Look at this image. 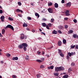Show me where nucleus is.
<instances>
[{
  "label": "nucleus",
  "mask_w": 78,
  "mask_h": 78,
  "mask_svg": "<svg viewBox=\"0 0 78 78\" xmlns=\"http://www.w3.org/2000/svg\"><path fill=\"white\" fill-rule=\"evenodd\" d=\"M59 29H62V28H63V27L62 26H60L59 27Z\"/></svg>",
  "instance_id": "52"
},
{
  "label": "nucleus",
  "mask_w": 78,
  "mask_h": 78,
  "mask_svg": "<svg viewBox=\"0 0 78 78\" xmlns=\"http://www.w3.org/2000/svg\"><path fill=\"white\" fill-rule=\"evenodd\" d=\"M5 33V29H3L2 30V34H4Z\"/></svg>",
  "instance_id": "21"
},
{
  "label": "nucleus",
  "mask_w": 78,
  "mask_h": 78,
  "mask_svg": "<svg viewBox=\"0 0 78 78\" xmlns=\"http://www.w3.org/2000/svg\"><path fill=\"white\" fill-rule=\"evenodd\" d=\"M23 50H24V51H26L27 50V48H26V47L23 48Z\"/></svg>",
  "instance_id": "45"
},
{
  "label": "nucleus",
  "mask_w": 78,
  "mask_h": 78,
  "mask_svg": "<svg viewBox=\"0 0 78 78\" xmlns=\"http://www.w3.org/2000/svg\"><path fill=\"white\" fill-rule=\"evenodd\" d=\"M75 47V45H74L73 46L71 45L70 48L71 49H72V48H74Z\"/></svg>",
  "instance_id": "24"
},
{
  "label": "nucleus",
  "mask_w": 78,
  "mask_h": 78,
  "mask_svg": "<svg viewBox=\"0 0 78 78\" xmlns=\"http://www.w3.org/2000/svg\"><path fill=\"white\" fill-rule=\"evenodd\" d=\"M54 75L56 76H58L59 75V73H54Z\"/></svg>",
  "instance_id": "20"
},
{
  "label": "nucleus",
  "mask_w": 78,
  "mask_h": 78,
  "mask_svg": "<svg viewBox=\"0 0 78 78\" xmlns=\"http://www.w3.org/2000/svg\"><path fill=\"white\" fill-rule=\"evenodd\" d=\"M53 34H57V31H55V30H54L52 32Z\"/></svg>",
  "instance_id": "19"
},
{
  "label": "nucleus",
  "mask_w": 78,
  "mask_h": 78,
  "mask_svg": "<svg viewBox=\"0 0 78 78\" xmlns=\"http://www.w3.org/2000/svg\"><path fill=\"white\" fill-rule=\"evenodd\" d=\"M48 11L49 12H50V13H53V10L52 9L49 8L48 9Z\"/></svg>",
  "instance_id": "3"
},
{
  "label": "nucleus",
  "mask_w": 78,
  "mask_h": 78,
  "mask_svg": "<svg viewBox=\"0 0 78 78\" xmlns=\"http://www.w3.org/2000/svg\"><path fill=\"white\" fill-rule=\"evenodd\" d=\"M18 4L19 5V6H21V5H22L21 2H18Z\"/></svg>",
  "instance_id": "30"
},
{
  "label": "nucleus",
  "mask_w": 78,
  "mask_h": 78,
  "mask_svg": "<svg viewBox=\"0 0 78 78\" xmlns=\"http://www.w3.org/2000/svg\"><path fill=\"white\" fill-rule=\"evenodd\" d=\"M67 14H66V16H70V14L69 13H66Z\"/></svg>",
  "instance_id": "55"
},
{
  "label": "nucleus",
  "mask_w": 78,
  "mask_h": 78,
  "mask_svg": "<svg viewBox=\"0 0 78 78\" xmlns=\"http://www.w3.org/2000/svg\"><path fill=\"white\" fill-rule=\"evenodd\" d=\"M64 70V68L63 66H60L59 67H55V72H59L60 71H63Z\"/></svg>",
  "instance_id": "1"
},
{
  "label": "nucleus",
  "mask_w": 78,
  "mask_h": 78,
  "mask_svg": "<svg viewBox=\"0 0 78 78\" xmlns=\"http://www.w3.org/2000/svg\"><path fill=\"white\" fill-rule=\"evenodd\" d=\"M30 4L32 6H33L34 5V3H31Z\"/></svg>",
  "instance_id": "60"
},
{
  "label": "nucleus",
  "mask_w": 78,
  "mask_h": 78,
  "mask_svg": "<svg viewBox=\"0 0 78 78\" xmlns=\"http://www.w3.org/2000/svg\"><path fill=\"white\" fill-rule=\"evenodd\" d=\"M39 30L40 31H42V30L41 29H39Z\"/></svg>",
  "instance_id": "64"
},
{
  "label": "nucleus",
  "mask_w": 78,
  "mask_h": 78,
  "mask_svg": "<svg viewBox=\"0 0 78 78\" xmlns=\"http://www.w3.org/2000/svg\"><path fill=\"white\" fill-rule=\"evenodd\" d=\"M11 28L12 30H14V28H13V27L12 26L9 25H8L5 28Z\"/></svg>",
  "instance_id": "2"
},
{
  "label": "nucleus",
  "mask_w": 78,
  "mask_h": 78,
  "mask_svg": "<svg viewBox=\"0 0 78 78\" xmlns=\"http://www.w3.org/2000/svg\"><path fill=\"white\" fill-rule=\"evenodd\" d=\"M73 21L74 23H76V22H77V20L76 19L74 20Z\"/></svg>",
  "instance_id": "43"
},
{
  "label": "nucleus",
  "mask_w": 78,
  "mask_h": 78,
  "mask_svg": "<svg viewBox=\"0 0 78 78\" xmlns=\"http://www.w3.org/2000/svg\"><path fill=\"white\" fill-rule=\"evenodd\" d=\"M38 39H39L40 40H41L42 39V38L41 37H39L38 38Z\"/></svg>",
  "instance_id": "63"
},
{
  "label": "nucleus",
  "mask_w": 78,
  "mask_h": 78,
  "mask_svg": "<svg viewBox=\"0 0 78 78\" xmlns=\"http://www.w3.org/2000/svg\"><path fill=\"white\" fill-rule=\"evenodd\" d=\"M73 31L72 30H70L68 32V34H71L72 33H73Z\"/></svg>",
  "instance_id": "13"
},
{
  "label": "nucleus",
  "mask_w": 78,
  "mask_h": 78,
  "mask_svg": "<svg viewBox=\"0 0 78 78\" xmlns=\"http://www.w3.org/2000/svg\"><path fill=\"white\" fill-rule=\"evenodd\" d=\"M73 36L74 38H76V37H78V35L76 34H74Z\"/></svg>",
  "instance_id": "12"
},
{
  "label": "nucleus",
  "mask_w": 78,
  "mask_h": 78,
  "mask_svg": "<svg viewBox=\"0 0 78 78\" xmlns=\"http://www.w3.org/2000/svg\"><path fill=\"white\" fill-rule=\"evenodd\" d=\"M66 58L67 59H70V57L69 55H68L66 56Z\"/></svg>",
  "instance_id": "32"
},
{
  "label": "nucleus",
  "mask_w": 78,
  "mask_h": 78,
  "mask_svg": "<svg viewBox=\"0 0 78 78\" xmlns=\"http://www.w3.org/2000/svg\"><path fill=\"white\" fill-rule=\"evenodd\" d=\"M42 25L44 27H46V25H47V24L45 23H42Z\"/></svg>",
  "instance_id": "17"
},
{
  "label": "nucleus",
  "mask_w": 78,
  "mask_h": 78,
  "mask_svg": "<svg viewBox=\"0 0 78 78\" xmlns=\"http://www.w3.org/2000/svg\"><path fill=\"white\" fill-rule=\"evenodd\" d=\"M32 32H33V33H35V30H32Z\"/></svg>",
  "instance_id": "62"
},
{
  "label": "nucleus",
  "mask_w": 78,
  "mask_h": 78,
  "mask_svg": "<svg viewBox=\"0 0 78 78\" xmlns=\"http://www.w3.org/2000/svg\"><path fill=\"white\" fill-rule=\"evenodd\" d=\"M54 6L55 8H58V4L57 3H55L54 4Z\"/></svg>",
  "instance_id": "11"
},
{
  "label": "nucleus",
  "mask_w": 78,
  "mask_h": 78,
  "mask_svg": "<svg viewBox=\"0 0 78 78\" xmlns=\"http://www.w3.org/2000/svg\"><path fill=\"white\" fill-rule=\"evenodd\" d=\"M63 44H66V40H65L64 39H63Z\"/></svg>",
  "instance_id": "23"
},
{
  "label": "nucleus",
  "mask_w": 78,
  "mask_h": 78,
  "mask_svg": "<svg viewBox=\"0 0 78 78\" xmlns=\"http://www.w3.org/2000/svg\"><path fill=\"white\" fill-rule=\"evenodd\" d=\"M69 77V76L67 75H66L64 76L63 77V78H67Z\"/></svg>",
  "instance_id": "16"
},
{
  "label": "nucleus",
  "mask_w": 78,
  "mask_h": 78,
  "mask_svg": "<svg viewBox=\"0 0 78 78\" xmlns=\"http://www.w3.org/2000/svg\"><path fill=\"white\" fill-rule=\"evenodd\" d=\"M46 28L48 29V30H50V28H49V27H48V26L47 25L46 26Z\"/></svg>",
  "instance_id": "49"
},
{
  "label": "nucleus",
  "mask_w": 78,
  "mask_h": 78,
  "mask_svg": "<svg viewBox=\"0 0 78 78\" xmlns=\"http://www.w3.org/2000/svg\"><path fill=\"white\" fill-rule=\"evenodd\" d=\"M27 19H28L29 20H31V17H30L29 16H28L27 17Z\"/></svg>",
  "instance_id": "46"
},
{
  "label": "nucleus",
  "mask_w": 78,
  "mask_h": 78,
  "mask_svg": "<svg viewBox=\"0 0 78 78\" xmlns=\"http://www.w3.org/2000/svg\"><path fill=\"white\" fill-rule=\"evenodd\" d=\"M20 38H21V39H25V35H24V34H21L20 37Z\"/></svg>",
  "instance_id": "4"
},
{
  "label": "nucleus",
  "mask_w": 78,
  "mask_h": 78,
  "mask_svg": "<svg viewBox=\"0 0 78 78\" xmlns=\"http://www.w3.org/2000/svg\"><path fill=\"white\" fill-rule=\"evenodd\" d=\"M48 27H51V24L50 23H49L48 25Z\"/></svg>",
  "instance_id": "38"
},
{
  "label": "nucleus",
  "mask_w": 78,
  "mask_h": 78,
  "mask_svg": "<svg viewBox=\"0 0 78 78\" xmlns=\"http://www.w3.org/2000/svg\"><path fill=\"white\" fill-rule=\"evenodd\" d=\"M71 66H73V67L74 66H75V63L73 62H72V63H71Z\"/></svg>",
  "instance_id": "37"
},
{
  "label": "nucleus",
  "mask_w": 78,
  "mask_h": 78,
  "mask_svg": "<svg viewBox=\"0 0 78 78\" xmlns=\"http://www.w3.org/2000/svg\"><path fill=\"white\" fill-rule=\"evenodd\" d=\"M70 71H72V69H71V68H69V70H68V71L69 72H70Z\"/></svg>",
  "instance_id": "48"
},
{
  "label": "nucleus",
  "mask_w": 78,
  "mask_h": 78,
  "mask_svg": "<svg viewBox=\"0 0 78 78\" xmlns=\"http://www.w3.org/2000/svg\"><path fill=\"white\" fill-rule=\"evenodd\" d=\"M73 55H74V54L73 53V52H71V53H70V52H69L68 53V56H73Z\"/></svg>",
  "instance_id": "6"
},
{
  "label": "nucleus",
  "mask_w": 78,
  "mask_h": 78,
  "mask_svg": "<svg viewBox=\"0 0 78 78\" xmlns=\"http://www.w3.org/2000/svg\"><path fill=\"white\" fill-rule=\"evenodd\" d=\"M2 51V50L0 49V55H2V53H1V51Z\"/></svg>",
  "instance_id": "59"
},
{
  "label": "nucleus",
  "mask_w": 78,
  "mask_h": 78,
  "mask_svg": "<svg viewBox=\"0 0 78 78\" xmlns=\"http://www.w3.org/2000/svg\"><path fill=\"white\" fill-rule=\"evenodd\" d=\"M58 33H60V34H62V32H61V31L58 30Z\"/></svg>",
  "instance_id": "44"
},
{
  "label": "nucleus",
  "mask_w": 78,
  "mask_h": 78,
  "mask_svg": "<svg viewBox=\"0 0 78 78\" xmlns=\"http://www.w3.org/2000/svg\"><path fill=\"white\" fill-rule=\"evenodd\" d=\"M62 44V42L61 41H58V46H61Z\"/></svg>",
  "instance_id": "8"
},
{
  "label": "nucleus",
  "mask_w": 78,
  "mask_h": 78,
  "mask_svg": "<svg viewBox=\"0 0 78 78\" xmlns=\"http://www.w3.org/2000/svg\"><path fill=\"white\" fill-rule=\"evenodd\" d=\"M66 14H69V10H67L65 12Z\"/></svg>",
  "instance_id": "39"
},
{
  "label": "nucleus",
  "mask_w": 78,
  "mask_h": 78,
  "mask_svg": "<svg viewBox=\"0 0 78 78\" xmlns=\"http://www.w3.org/2000/svg\"><path fill=\"white\" fill-rule=\"evenodd\" d=\"M41 34H44V35L45 36V34L44 33L42 32Z\"/></svg>",
  "instance_id": "57"
},
{
  "label": "nucleus",
  "mask_w": 78,
  "mask_h": 78,
  "mask_svg": "<svg viewBox=\"0 0 78 78\" xmlns=\"http://www.w3.org/2000/svg\"><path fill=\"white\" fill-rule=\"evenodd\" d=\"M62 3H64V0H62Z\"/></svg>",
  "instance_id": "54"
},
{
  "label": "nucleus",
  "mask_w": 78,
  "mask_h": 78,
  "mask_svg": "<svg viewBox=\"0 0 78 78\" xmlns=\"http://www.w3.org/2000/svg\"><path fill=\"white\" fill-rule=\"evenodd\" d=\"M5 19V16H2L1 17V19L2 21V22H4V19Z\"/></svg>",
  "instance_id": "7"
},
{
  "label": "nucleus",
  "mask_w": 78,
  "mask_h": 78,
  "mask_svg": "<svg viewBox=\"0 0 78 78\" xmlns=\"http://www.w3.org/2000/svg\"><path fill=\"white\" fill-rule=\"evenodd\" d=\"M0 37H3V35L0 33Z\"/></svg>",
  "instance_id": "61"
},
{
  "label": "nucleus",
  "mask_w": 78,
  "mask_h": 78,
  "mask_svg": "<svg viewBox=\"0 0 78 78\" xmlns=\"http://www.w3.org/2000/svg\"><path fill=\"white\" fill-rule=\"evenodd\" d=\"M54 19L51 18V22H53V21H54Z\"/></svg>",
  "instance_id": "34"
},
{
  "label": "nucleus",
  "mask_w": 78,
  "mask_h": 78,
  "mask_svg": "<svg viewBox=\"0 0 78 78\" xmlns=\"http://www.w3.org/2000/svg\"><path fill=\"white\" fill-rule=\"evenodd\" d=\"M18 48H23V46H22V44H20L19 45V46H18Z\"/></svg>",
  "instance_id": "10"
},
{
  "label": "nucleus",
  "mask_w": 78,
  "mask_h": 78,
  "mask_svg": "<svg viewBox=\"0 0 78 78\" xmlns=\"http://www.w3.org/2000/svg\"><path fill=\"white\" fill-rule=\"evenodd\" d=\"M37 53L38 55H40V54H41V52L38 51L37 52Z\"/></svg>",
  "instance_id": "58"
},
{
  "label": "nucleus",
  "mask_w": 78,
  "mask_h": 78,
  "mask_svg": "<svg viewBox=\"0 0 78 78\" xmlns=\"http://www.w3.org/2000/svg\"><path fill=\"white\" fill-rule=\"evenodd\" d=\"M54 67V66H50V69H53Z\"/></svg>",
  "instance_id": "36"
},
{
  "label": "nucleus",
  "mask_w": 78,
  "mask_h": 78,
  "mask_svg": "<svg viewBox=\"0 0 78 78\" xmlns=\"http://www.w3.org/2000/svg\"><path fill=\"white\" fill-rule=\"evenodd\" d=\"M26 59L27 60H28V59H29V57L28 56H27L26 57Z\"/></svg>",
  "instance_id": "31"
},
{
  "label": "nucleus",
  "mask_w": 78,
  "mask_h": 78,
  "mask_svg": "<svg viewBox=\"0 0 78 78\" xmlns=\"http://www.w3.org/2000/svg\"><path fill=\"white\" fill-rule=\"evenodd\" d=\"M8 19L11 21H12V20H13V18H11V17H9L8 18Z\"/></svg>",
  "instance_id": "22"
},
{
  "label": "nucleus",
  "mask_w": 78,
  "mask_h": 78,
  "mask_svg": "<svg viewBox=\"0 0 78 78\" xmlns=\"http://www.w3.org/2000/svg\"><path fill=\"white\" fill-rule=\"evenodd\" d=\"M58 53L59 54H60L61 53H62V51H61V50L60 49H58Z\"/></svg>",
  "instance_id": "25"
},
{
  "label": "nucleus",
  "mask_w": 78,
  "mask_h": 78,
  "mask_svg": "<svg viewBox=\"0 0 78 78\" xmlns=\"http://www.w3.org/2000/svg\"><path fill=\"white\" fill-rule=\"evenodd\" d=\"M52 5V3L51 2L49 3L48 4V6H51Z\"/></svg>",
  "instance_id": "35"
},
{
  "label": "nucleus",
  "mask_w": 78,
  "mask_h": 78,
  "mask_svg": "<svg viewBox=\"0 0 78 78\" xmlns=\"http://www.w3.org/2000/svg\"><path fill=\"white\" fill-rule=\"evenodd\" d=\"M44 54H45V52H44V51H42V55H44Z\"/></svg>",
  "instance_id": "56"
},
{
  "label": "nucleus",
  "mask_w": 78,
  "mask_h": 78,
  "mask_svg": "<svg viewBox=\"0 0 78 78\" xmlns=\"http://www.w3.org/2000/svg\"><path fill=\"white\" fill-rule=\"evenodd\" d=\"M42 20H43L44 21H46L47 20V19L45 18H43Z\"/></svg>",
  "instance_id": "50"
},
{
  "label": "nucleus",
  "mask_w": 78,
  "mask_h": 78,
  "mask_svg": "<svg viewBox=\"0 0 78 78\" xmlns=\"http://www.w3.org/2000/svg\"><path fill=\"white\" fill-rule=\"evenodd\" d=\"M40 76V75H39V74H37L36 75V76H37V78H39V77L40 76Z\"/></svg>",
  "instance_id": "42"
},
{
  "label": "nucleus",
  "mask_w": 78,
  "mask_h": 78,
  "mask_svg": "<svg viewBox=\"0 0 78 78\" xmlns=\"http://www.w3.org/2000/svg\"><path fill=\"white\" fill-rule=\"evenodd\" d=\"M36 61H37V62H42L41 60L39 59L37 60Z\"/></svg>",
  "instance_id": "27"
},
{
  "label": "nucleus",
  "mask_w": 78,
  "mask_h": 78,
  "mask_svg": "<svg viewBox=\"0 0 78 78\" xmlns=\"http://www.w3.org/2000/svg\"><path fill=\"white\" fill-rule=\"evenodd\" d=\"M22 44L23 47H28V44H27V43H22Z\"/></svg>",
  "instance_id": "5"
},
{
  "label": "nucleus",
  "mask_w": 78,
  "mask_h": 78,
  "mask_svg": "<svg viewBox=\"0 0 78 78\" xmlns=\"http://www.w3.org/2000/svg\"><path fill=\"white\" fill-rule=\"evenodd\" d=\"M3 13V10H0V14H2Z\"/></svg>",
  "instance_id": "47"
},
{
  "label": "nucleus",
  "mask_w": 78,
  "mask_h": 78,
  "mask_svg": "<svg viewBox=\"0 0 78 78\" xmlns=\"http://www.w3.org/2000/svg\"><path fill=\"white\" fill-rule=\"evenodd\" d=\"M12 78H17V76L16 75H13L12 76Z\"/></svg>",
  "instance_id": "26"
},
{
  "label": "nucleus",
  "mask_w": 78,
  "mask_h": 78,
  "mask_svg": "<svg viewBox=\"0 0 78 78\" xmlns=\"http://www.w3.org/2000/svg\"><path fill=\"white\" fill-rule=\"evenodd\" d=\"M27 26H28V25L25 23H24L23 24V27H27Z\"/></svg>",
  "instance_id": "14"
},
{
  "label": "nucleus",
  "mask_w": 78,
  "mask_h": 78,
  "mask_svg": "<svg viewBox=\"0 0 78 78\" xmlns=\"http://www.w3.org/2000/svg\"><path fill=\"white\" fill-rule=\"evenodd\" d=\"M35 16H37L38 18H39V14L37 13H35Z\"/></svg>",
  "instance_id": "18"
},
{
  "label": "nucleus",
  "mask_w": 78,
  "mask_h": 78,
  "mask_svg": "<svg viewBox=\"0 0 78 78\" xmlns=\"http://www.w3.org/2000/svg\"><path fill=\"white\" fill-rule=\"evenodd\" d=\"M65 27L66 29H67L68 28V25H65Z\"/></svg>",
  "instance_id": "41"
},
{
  "label": "nucleus",
  "mask_w": 78,
  "mask_h": 78,
  "mask_svg": "<svg viewBox=\"0 0 78 78\" xmlns=\"http://www.w3.org/2000/svg\"><path fill=\"white\" fill-rule=\"evenodd\" d=\"M45 67L44 65H41L40 66L41 69H44Z\"/></svg>",
  "instance_id": "28"
},
{
  "label": "nucleus",
  "mask_w": 78,
  "mask_h": 78,
  "mask_svg": "<svg viewBox=\"0 0 78 78\" xmlns=\"http://www.w3.org/2000/svg\"><path fill=\"white\" fill-rule=\"evenodd\" d=\"M7 56L8 57H9L11 56V55L9 53L7 54Z\"/></svg>",
  "instance_id": "40"
},
{
  "label": "nucleus",
  "mask_w": 78,
  "mask_h": 78,
  "mask_svg": "<svg viewBox=\"0 0 78 78\" xmlns=\"http://www.w3.org/2000/svg\"><path fill=\"white\" fill-rule=\"evenodd\" d=\"M16 11L17 12H20V9H18L16 10Z\"/></svg>",
  "instance_id": "33"
},
{
  "label": "nucleus",
  "mask_w": 78,
  "mask_h": 78,
  "mask_svg": "<svg viewBox=\"0 0 78 78\" xmlns=\"http://www.w3.org/2000/svg\"><path fill=\"white\" fill-rule=\"evenodd\" d=\"M13 60H18V57H16L12 58Z\"/></svg>",
  "instance_id": "15"
},
{
  "label": "nucleus",
  "mask_w": 78,
  "mask_h": 78,
  "mask_svg": "<svg viewBox=\"0 0 78 78\" xmlns=\"http://www.w3.org/2000/svg\"><path fill=\"white\" fill-rule=\"evenodd\" d=\"M60 55L61 57H64V54L62 53L60 54Z\"/></svg>",
  "instance_id": "29"
},
{
  "label": "nucleus",
  "mask_w": 78,
  "mask_h": 78,
  "mask_svg": "<svg viewBox=\"0 0 78 78\" xmlns=\"http://www.w3.org/2000/svg\"><path fill=\"white\" fill-rule=\"evenodd\" d=\"M64 20H68V18H65Z\"/></svg>",
  "instance_id": "51"
},
{
  "label": "nucleus",
  "mask_w": 78,
  "mask_h": 78,
  "mask_svg": "<svg viewBox=\"0 0 78 78\" xmlns=\"http://www.w3.org/2000/svg\"><path fill=\"white\" fill-rule=\"evenodd\" d=\"M75 48L76 49H78V45H76Z\"/></svg>",
  "instance_id": "53"
},
{
  "label": "nucleus",
  "mask_w": 78,
  "mask_h": 78,
  "mask_svg": "<svg viewBox=\"0 0 78 78\" xmlns=\"http://www.w3.org/2000/svg\"><path fill=\"white\" fill-rule=\"evenodd\" d=\"M70 6H71V2H69L68 3H67L66 4V6L67 7H70Z\"/></svg>",
  "instance_id": "9"
}]
</instances>
